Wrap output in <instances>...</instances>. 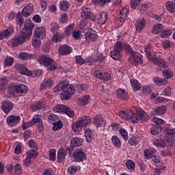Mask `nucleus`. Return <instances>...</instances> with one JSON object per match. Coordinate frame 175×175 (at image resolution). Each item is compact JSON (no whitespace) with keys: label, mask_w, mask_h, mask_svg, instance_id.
I'll return each mask as SVG.
<instances>
[{"label":"nucleus","mask_w":175,"mask_h":175,"mask_svg":"<svg viewBox=\"0 0 175 175\" xmlns=\"http://www.w3.org/2000/svg\"><path fill=\"white\" fill-rule=\"evenodd\" d=\"M58 120H59V117L55 114L52 113L48 116V121L49 122H50V124H52V125L53 124L57 122Z\"/></svg>","instance_id":"51"},{"label":"nucleus","mask_w":175,"mask_h":175,"mask_svg":"<svg viewBox=\"0 0 175 175\" xmlns=\"http://www.w3.org/2000/svg\"><path fill=\"white\" fill-rule=\"evenodd\" d=\"M116 96L118 99H122L123 100H126L129 98L126 90L121 88L116 90Z\"/></svg>","instance_id":"23"},{"label":"nucleus","mask_w":175,"mask_h":175,"mask_svg":"<svg viewBox=\"0 0 175 175\" xmlns=\"http://www.w3.org/2000/svg\"><path fill=\"white\" fill-rule=\"evenodd\" d=\"M8 87V79L0 78V90H5Z\"/></svg>","instance_id":"57"},{"label":"nucleus","mask_w":175,"mask_h":175,"mask_svg":"<svg viewBox=\"0 0 175 175\" xmlns=\"http://www.w3.org/2000/svg\"><path fill=\"white\" fill-rule=\"evenodd\" d=\"M93 122L96 126L99 127V126H103L105 124H106V120L105 118H103V116L101 115H96L94 116L93 118Z\"/></svg>","instance_id":"20"},{"label":"nucleus","mask_w":175,"mask_h":175,"mask_svg":"<svg viewBox=\"0 0 175 175\" xmlns=\"http://www.w3.org/2000/svg\"><path fill=\"white\" fill-rule=\"evenodd\" d=\"M150 132L152 135H154V136H156V135H159V133L162 132V127L159 126H153L150 129Z\"/></svg>","instance_id":"46"},{"label":"nucleus","mask_w":175,"mask_h":175,"mask_svg":"<svg viewBox=\"0 0 175 175\" xmlns=\"http://www.w3.org/2000/svg\"><path fill=\"white\" fill-rule=\"evenodd\" d=\"M121 51H122V42H118L114 46V49L110 52V56L113 59L118 61L121 58Z\"/></svg>","instance_id":"7"},{"label":"nucleus","mask_w":175,"mask_h":175,"mask_svg":"<svg viewBox=\"0 0 175 175\" xmlns=\"http://www.w3.org/2000/svg\"><path fill=\"white\" fill-rule=\"evenodd\" d=\"M66 83V80H64L53 89V92H59L62 90V93L60 94L62 100H69L72 98V95L76 94L75 86L68 85Z\"/></svg>","instance_id":"1"},{"label":"nucleus","mask_w":175,"mask_h":175,"mask_svg":"<svg viewBox=\"0 0 175 175\" xmlns=\"http://www.w3.org/2000/svg\"><path fill=\"white\" fill-rule=\"evenodd\" d=\"M72 49L70 47V46L68 44H64L60 46L59 49V53L61 55H68V54H70L72 53Z\"/></svg>","instance_id":"22"},{"label":"nucleus","mask_w":175,"mask_h":175,"mask_svg":"<svg viewBox=\"0 0 175 175\" xmlns=\"http://www.w3.org/2000/svg\"><path fill=\"white\" fill-rule=\"evenodd\" d=\"M60 10H63L65 12V10H68L69 8H70V3H69L68 1H61L59 4Z\"/></svg>","instance_id":"40"},{"label":"nucleus","mask_w":175,"mask_h":175,"mask_svg":"<svg viewBox=\"0 0 175 175\" xmlns=\"http://www.w3.org/2000/svg\"><path fill=\"white\" fill-rule=\"evenodd\" d=\"M172 33V29H165L162 31V32L159 34V36L160 38H162V39H167V38H169Z\"/></svg>","instance_id":"41"},{"label":"nucleus","mask_w":175,"mask_h":175,"mask_svg":"<svg viewBox=\"0 0 175 175\" xmlns=\"http://www.w3.org/2000/svg\"><path fill=\"white\" fill-rule=\"evenodd\" d=\"M131 86L134 91H139L140 88H142V84L139 83V81L136 79H131Z\"/></svg>","instance_id":"43"},{"label":"nucleus","mask_w":175,"mask_h":175,"mask_svg":"<svg viewBox=\"0 0 175 175\" xmlns=\"http://www.w3.org/2000/svg\"><path fill=\"white\" fill-rule=\"evenodd\" d=\"M142 2H143V0H131V6L132 9H139L142 5Z\"/></svg>","instance_id":"44"},{"label":"nucleus","mask_w":175,"mask_h":175,"mask_svg":"<svg viewBox=\"0 0 175 175\" xmlns=\"http://www.w3.org/2000/svg\"><path fill=\"white\" fill-rule=\"evenodd\" d=\"M13 103L10 100L3 102L1 103V109L4 111L5 114H9L12 110H13Z\"/></svg>","instance_id":"19"},{"label":"nucleus","mask_w":175,"mask_h":175,"mask_svg":"<svg viewBox=\"0 0 175 175\" xmlns=\"http://www.w3.org/2000/svg\"><path fill=\"white\" fill-rule=\"evenodd\" d=\"M44 106V103L43 101H39L34 104H31L30 106V109L31 111H38L40 110V109H42V107Z\"/></svg>","instance_id":"32"},{"label":"nucleus","mask_w":175,"mask_h":175,"mask_svg":"<svg viewBox=\"0 0 175 175\" xmlns=\"http://www.w3.org/2000/svg\"><path fill=\"white\" fill-rule=\"evenodd\" d=\"M70 146L71 147H79L81 146V142H80V138L75 137L71 139Z\"/></svg>","instance_id":"48"},{"label":"nucleus","mask_w":175,"mask_h":175,"mask_svg":"<svg viewBox=\"0 0 175 175\" xmlns=\"http://www.w3.org/2000/svg\"><path fill=\"white\" fill-rule=\"evenodd\" d=\"M90 95L88 94L82 96L77 100L78 105H79V106H85L90 103Z\"/></svg>","instance_id":"26"},{"label":"nucleus","mask_w":175,"mask_h":175,"mask_svg":"<svg viewBox=\"0 0 175 175\" xmlns=\"http://www.w3.org/2000/svg\"><path fill=\"white\" fill-rule=\"evenodd\" d=\"M122 47L124 49V50L125 51V52L126 53V54H130V55H132V54H133V53H135L133 51V49H132L131 46H129V44H124L122 45Z\"/></svg>","instance_id":"53"},{"label":"nucleus","mask_w":175,"mask_h":175,"mask_svg":"<svg viewBox=\"0 0 175 175\" xmlns=\"http://www.w3.org/2000/svg\"><path fill=\"white\" fill-rule=\"evenodd\" d=\"M64 39V34L59 32H56L52 38V42L53 43H59V42H62Z\"/></svg>","instance_id":"38"},{"label":"nucleus","mask_w":175,"mask_h":175,"mask_svg":"<svg viewBox=\"0 0 175 175\" xmlns=\"http://www.w3.org/2000/svg\"><path fill=\"white\" fill-rule=\"evenodd\" d=\"M28 145L31 148H33V150H38L39 148V146L38 145V143L33 139H30L28 142Z\"/></svg>","instance_id":"61"},{"label":"nucleus","mask_w":175,"mask_h":175,"mask_svg":"<svg viewBox=\"0 0 175 175\" xmlns=\"http://www.w3.org/2000/svg\"><path fill=\"white\" fill-rule=\"evenodd\" d=\"M73 29H75V25H70L67 27H66L65 33L66 35H72L73 33Z\"/></svg>","instance_id":"62"},{"label":"nucleus","mask_w":175,"mask_h":175,"mask_svg":"<svg viewBox=\"0 0 175 175\" xmlns=\"http://www.w3.org/2000/svg\"><path fill=\"white\" fill-rule=\"evenodd\" d=\"M63 114H66L70 118H73L75 117V111L72 108L65 105Z\"/></svg>","instance_id":"42"},{"label":"nucleus","mask_w":175,"mask_h":175,"mask_svg":"<svg viewBox=\"0 0 175 175\" xmlns=\"http://www.w3.org/2000/svg\"><path fill=\"white\" fill-rule=\"evenodd\" d=\"M119 133L124 140H128L129 139V137L128 136V131L124 129H120Z\"/></svg>","instance_id":"58"},{"label":"nucleus","mask_w":175,"mask_h":175,"mask_svg":"<svg viewBox=\"0 0 175 175\" xmlns=\"http://www.w3.org/2000/svg\"><path fill=\"white\" fill-rule=\"evenodd\" d=\"M72 162H83L87 159V154L81 149H76L71 156Z\"/></svg>","instance_id":"6"},{"label":"nucleus","mask_w":175,"mask_h":175,"mask_svg":"<svg viewBox=\"0 0 175 175\" xmlns=\"http://www.w3.org/2000/svg\"><path fill=\"white\" fill-rule=\"evenodd\" d=\"M34 37L39 39H44L46 38V29L42 27H38L34 29Z\"/></svg>","instance_id":"16"},{"label":"nucleus","mask_w":175,"mask_h":175,"mask_svg":"<svg viewBox=\"0 0 175 175\" xmlns=\"http://www.w3.org/2000/svg\"><path fill=\"white\" fill-rule=\"evenodd\" d=\"M86 43H90L91 42H95L98 39V34L92 33V30H88L84 34Z\"/></svg>","instance_id":"15"},{"label":"nucleus","mask_w":175,"mask_h":175,"mask_svg":"<svg viewBox=\"0 0 175 175\" xmlns=\"http://www.w3.org/2000/svg\"><path fill=\"white\" fill-rule=\"evenodd\" d=\"M94 75L97 79H100L101 80H103L104 81H109L111 79V76L109 72H104L102 73V72L99 70H96L94 72Z\"/></svg>","instance_id":"18"},{"label":"nucleus","mask_w":175,"mask_h":175,"mask_svg":"<svg viewBox=\"0 0 175 175\" xmlns=\"http://www.w3.org/2000/svg\"><path fill=\"white\" fill-rule=\"evenodd\" d=\"M163 49H164V50H166L167 49H170V47L173 46V43H172V42L169 41V40H165L164 42H161Z\"/></svg>","instance_id":"60"},{"label":"nucleus","mask_w":175,"mask_h":175,"mask_svg":"<svg viewBox=\"0 0 175 175\" xmlns=\"http://www.w3.org/2000/svg\"><path fill=\"white\" fill-rule=\"evenodd\" d=\"M53 81L51 79H45L40 85V90H46V88H51L53 87Z\"/></svg>","instance_id":"31"},{"label":"nucleus","mask_w":175,"mask_h":175,"mask_svg":"<svg viewBox=\"0 0 175 175\" xmlns=\"http://www.w3.org/2000/svg\"><path fill=\"white\" fill-rule=\"evenodd\" d=\"M94 5H100V6H105L106 3L111 2V0H92Z\"/></svg>","instance_id":"55"},{"label":"nucleus","mask_w":175,"mask_h":175,"mask_svg":"<svg viewBox=\"0 0 175 175\" xmlns=\"http://www.w3.org/2000/svg\"><path fill=\"white\" fill-rule=\"evenodd\" d=\"M91 19L92 21H96L98 24H101L103 25L107 21V13L102 12L101 14L97 15H92L91 16Z\"/></svg>","instance_id":"9"},{"label":"nucleus","mask_w":175,"mask_h":175,"mask_svg":"<svg viewBox=\"0 0 175 175\" xmlns=\"http://www.w3.org/2000/svg\"><path fill=\"white\" fill-rule=\"evenodd\" d=\"M16 21L20 27H21L23 25V24H24V18H23V16H21V12L17 13L16 18Z\"/></svg>","instance_id":"56"},{"label":"nucleus","mask_w":175,"mask_h":175,"mask_svg":"<svg viewBox=\"0 0 175 175\" xmlns=\"http://www.w3.org/2000/svg\"><path fill=\"white\" fill-rule=\"evenodd\" d=\"M154 82L159 87H161V85H165L167 84V80H166L165 78H161V77H154Z\"/></svg>","instance_id":"39"},{"label":"nucleus","mask_w":175,"mask_h":175,"mask_svg":"<svg viewBox=\"0 0 175 175\" xmlns=\"http://www.w3.org/2000/svg\"><path fill=\"white\" fill-rule=\"evenodd\" d=\"M90 125H91V118L83 116L72 124V130L73 132H80L83 126H90Z\"/></svg>","instance_id":"3"},{"label":"nucleus","mask_w":175,"mask_h":175,"mask_svg":"<svg viewBox=\"0 0 175 175\" xmlns=\"http://www.w3.org/2000/svg\"><path fill=\"white\" fill-rule=\"evenodd\" d=\"M33 28H35V24L32 23L31 19H27L25 21V26L21 31V33L29 39V38L32 36V31H33Z\"/></svg>","instance_id":"5"},{"label":"nucleus","mask_w":175,"mask_h":175,"mask_svg":"<svg viewBox=\"0 0 175 175\" xmlns=\"http://www.w3.org/2000/svg\"><path fill=\"white\" fill-rule=\"evenodd\" d=\"M120 18L122 20H126V17H128V9L123 8L122 10H120Z\"/></svg>","instance_id":"63"},{"label":"nucleus","mask_w":175,"mask_h":175,"mask_svg":"<svg viewBox=\"0 0 175 175\" xmlns=\"http://www.w3.org/2000/svg\"><path fill=\"white\" fill-rule=\"evenodd\" d=\"M112 144L116 148H120L122 146V142H121V139L117 135H113L111 137Z\"/></svg>","instance_id":"34"},{"label":"nucleus","mask_w":175,"mask_h":175,"mask_svg":"<svg viewBox=\"0 0 175 175\" xmlns=\"http://www.w3.org/2000/svg\"><path fill=\"white\" fill-rule=\"evenodd\" d=\"M42 44V42L40 41V38L38 37H33L32 39V46L35 49H38V47H40Z\"/></svg>","instance_id":"49"},{"label":"nucleus","mask_w":175,"mask_h":175,"mask_svg":"<svg viewBox=\"0 0 175 175\" xmlns=\"http://www.w3.org/2000/svg\"><path fill=\"white\" fill-rule=\"evenodd\" d=\"M26 39H29L28 37H26L25 34L21 33V36L15 37L14 38L12 39L9 41L10 44L12 46V47H16V46H20V44H23V43L25 42Z\"/></svg>","instance_id":"10"},{"label":"nucleus","mask_w":175,"mask_h":175,"mask_svg":"<svg viewBox=\"0 0 175 175\" xmlns=\"http://www.w3.org/2000/svg\"><path fill=\"white\" fill-rule=\"evenodd\" d=\"M133 116V111L126 109L119 112V116L123 120H131Z\"/></svg>","instance_id":"21"},{"label":"nucleus","mask_w":175,"mask_h":175,"mask_svg":"<svg viewBox=\"0 0 175 175\" xmlns=\"http://www.w3.org/2000/svg\"><path fill=\"white\" fill-rule=\"evenodd\" d=\"M167 107L166 106H160L153 110L154 116H162L166 113Z\"/></svg>","instance_id":"33"},{"label":"nucleus","mask_w":175,"mask_h":175,"mask_svg":"<svg viewBox=\"0 0 175 175\" xmlns=\"http://www.w3.org/2000/svg\"><path fill=\"white\" fill-rule=\"evenodd\" d=\"M146 27V20L144 18H142L141 19H139L135 23V28L137 31H139V32L144 29V27Z\"/></svg>","instance_id":"29"},{"label":"nucleus","mask_w":175,"mask_h":175,"mask_svg":"<svg viewBox=\"0 0 175 175\" xmlns=\"http://www.w3.org/2000/svg\"><path fill=\"white\" fill-rule=\"evenodd\" d=\"M145 55H146L148 61H152L154 65L157 66H159V68H167V64L166 62L163 59L157 57V55L154 53L152 49L150 48V46H146L144 49Z\"/></svg>","instance_id":"2"},{"label":"nucleus","mask_w":175,"mask_h":175,"mask_svg":"<svg viewBox=\"0 0 175 175\" xmlns=\"http://www.w3.org/2000/svg\"><path fill=\"white\" fill-rule=\"evenodd\" d=\"M15 69L21 73V75H25V76H32V72L25 66L21 64H16L15 65Z\"/></svg>","instance_id":"14"},{"label":"nucleus","mask_w":175,"mask_h":175,"mask_svg":"<svg viewBox=\"0 0 175 175\" xmlns=\"http://www.w3.org/2000/svg\"><path fill=\"white\" fill-rule=\"evenodd\" d=\"M15 90L18 94H27L28 92V87L25 85H16Z\"/></svg>","instance_id":"36"},{"label":"nucleus","mask_w":175,"mask_h":175,"mask_svg":"<svg viewBox=\"0 0 175 175\" xmlns=\"http://www.w3.org/2000/svg\"><path fill=\"white\" fill-rule=\"evenodd\" d=\"M38 62L40 65H44V66H49V70H55L57 69V63L49 55H41L39 57Z\"/></svg>","instance_id":"4"},{"label":"nucleus","mask_w":175,"mask_h":175,"mask_svg":"<svg viewBox=\"0 0 175 175\" xmlns=\"http://www.w3.org/2000/svg\"><path fill=\"white\" fill-rule=\"evenodd\" d=\"M52 125H53V131H59V129H62V126H64V124H62V122H61V120H57V122H55V123Z\"/></svg>","instance_id":"54"},{"label":"nucleus","mask_w":175,"mask_h":175,"mask_svg":"<svg viewBox=\"0 0 175 175\" xmlns=\"http://www.w3.org/2000/svg\"><path fill=\"white\" fill-rule=\"evenodd\" d=\"M143 56L142 54L139 53L138 52H134L131 55V56L129 58V61L130 64H132V65H135V66H137L139 64H143Z\"/></svg>","instance_id":"8"},{"label":"nucleus","mask_w":175,"mask_h":175,"mask_svg":"<svg viewBox=\"0 0 175 175\" xmlns=\"http://www.w3.org/2000/svg\"><path fill=\"white\" fill-rule=\"evenodd\" d=\"M66 158V150L64 148H60L57 152V162L60 163L65 161Z\"/></svg>","instance_id":"25"},{"label":"nucleus","mask_w":175,"mask_h":175,"mask_svg":"<svg viewBox=\"0 0 175 175\" xmlns=\"http://www.w3.org/2000/svg\"><path fill=\"white\" fill-rule=\"evenodd\" d=\"M154 154H157V150L154 148L145 149L144 151V155L146 159H151Z\"/></svg>","instance_id":"28"},{"label":"nucleus","mask_w":175,"mask_h":175,"mask_svg":"<svg viewBox=\"0 0 175 175\" xmlns=\"http://www.w3.org/2000/svg\"><path fill=\"white\" fill-rule=\"evenodd\" d=\"M81 17L83 20H88V18H91V8L89 7H83L82 12L81 13Z\"/></svg>","instance_id":"24"},{"label":"nucleus","mask_w":175,"mask_h":175,"mask_svg":"<svg viewBox=\"0 0 175 175\" xmlns=\"http://www.w3.org/2000/svg\"><path fill=\"white\" fill-rule=\"evenodd\" d=\"M167 10L170 13H175V3L171 1H168L165 3Z\"/></svg>","instance_id":"45"},{"label":"nucleus","mask_w":175,"mask_h":175,"mask_svg":"<svg viewBox=\"0 0 175 175\" xmlns=\"http://www.w3.org/2000/svg\"><path fill=\"white\" fill-rule=\"evenodd\" d=\"M163 75L166 79H172L173 77V72L170 70H163Z\"/></svg>","instance_id":"64"},{"label":"nucleus","mask_w":175,"mask_h":175,"mask_svg":"<svg viewBox=\"0 0 175 175\" xmlns=\"http://www.w3.org/2000/svg\"><path fill=\"white\" fill-rule=\"evenodd\" d=\"M154 145L156 147H166V142L163 139H157L154 141Z\"/></svg>","instance_id":"50"},{"label":"nucleus","mask_w":175,"mask_h":175,"mask_svg":"<svg viewBox=\"0 0 175 175\" xmlns=\"http://www.w3.org/2000/svg\"><path fill=\"white\" fill-rule=\"evenodd\" d=\"M18 58L23 61H28V59H32L33 58V55L27 52H21L18 54Z\"/></svg>","instance_id":"30"},{"label":"nucleus","mask_w":175,"mask_h":175,"mask_svg":"<svg viewBox=\"0 0 175 175\" xmlns=\"http://www.w3.org/2000/svg\"><path fill=\"white\" fill-rule=\"evenodd\" d=\"M14 62V58L10 56H7L4 62V65L5 66H12Z\"/></svg>","instance_id":"52"},{"label":"nucleus","mask_w":175,"mask_h":175,"mask_svg":"<svg viewBox=\"0 0 175 175\" xmlns=\"http://www.w3.org/2000/svg\"><path fill=\"white\" fill-rule=\"evenodd\" d=\"M84 131L86 142H88V143H91V142H92V139H94V133H92V131L90 129H84Z\"/></svg>","instance_id":"37"},{"label":"nucleus","mask_w":175,"mask_h":175,"mask_svg":"<svg viewBox=\"0 0 175 175\" xmlns=\"http://www.w3.org/2000/svg\"><path fill=\"white\" fill-rule=\"evenodd\" d=\"M7 124L9 126H17L18 124H20L21 118L20 116L10 115L7 118Z\"/></svg>","instance_id":"11"},{"label":"nucleus","mask_w":175,"mask_h":175,"mask_svg":"<svg viewBox=\"0 0 175 175\" xmlns=\"http://www.w3.org/2000/svg\"><path fill=\"white\" fill-rule=\"evenodd\" d=\"M64 109H65V105H57L53 108V110L54 113H60V114H64Z\"/></svg>","instance_id":"47"},{"label":"nucleus","mask_w":175,"mask_h":175,"mask_svg":"<svg viewBox=\"0 0 175 175\" xmlns=\"http://www.w3.org/2000/svg\"><path fill=\"white\" fill-rule=\"evenodd\" d=\"M165 28L163 24L162 23H157L155 24L152 29V33L154 35H158V33H161L162 30Z\"/></svg>","instance_id":"27"},{"label":"nucleus","mask_w":175,"mask_h":175,"mask_svg":"<svg viewBox=\"0 0 175 175\" xmlns=\"http://www.w3.org/2000/svg\"><path fill=\"white\" fill-rule=\"evenodd\" d=\"M13 33H14V28L13 27H8L6 29L0 32V40H3V39H9Z\"/></svg>","instance_id":"13"},{"label":"nucleus","mask_w":175,"mask_h":175,"mask_svg":"<svg viewBox=\"0 0 175 175\" xmlns=\"http://www.w3.org/2000/svg\"><path fill=\"white\" fill-rule=\"evenodd\" d=\"M139 118L143 122H147L150 120V116L144 111L140 109L138 111Z\"/></svg>","instance_id":"35"},{"label":"nucleus","mask_w":175,"mask_h":175,"mask_svg":"<svg viewBox=\"0 0 175 175\" xmlns=\"http://www.w3.org/2000/svg\"><path fill=\"white\" fill-rule=\"evenodd\" d=\"M31 125H35V124H38V129L40 132H43V122L42 121V116L40 115H34L33 119L30 120Z\"/></svg>","instance_id":"12"},{"label":"nucleus","mask_w":175,"mask_h":175,"mask_svg":"<svg viewBox=\"0 0 175 175\" xmlns=\"http://www.w3.org/2000/svg\"><path fill=\"white\" fill-rule=\"evenodd\" d=\"M21 13L24 17H29L33 13V5L31 3L27 4L22 10Z\"/></svg>","instance_id":"17"},{"label":"nucleus","mask_w":175,"mask_h":175,"mask_svg":"<svg viewBox=\"0 0 175 175\" xmlns=\"http://www.w3.org/2000/svg\"><path fill=\"white\" fill-rule=\"evenodd\" d=\"M26 156L27 158H36L38 157V153L35 150H31L27 152Z\"/></svg>","instance_id":"59"}]
</instances>
